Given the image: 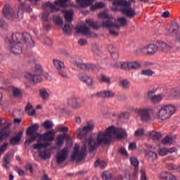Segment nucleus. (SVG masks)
<instances>
[{
    "label": "nucleus",
    "mask_w": 180,
    "mask_h": 180,
    "mask_svg": "<svg viewBox=\"0 0 180 180\" xmlns=\"http://www.w3.org/2000/svg\"><path fill=\"white\" fill-rule=\"evenodd\" d=\"M100 82H105V84H110V78L106 77L105 75H101Z\"/></svg>",
    "instance_id": "nucleus-51"
},
{
    "label": "nucleus",
    "mask_w": 180,
    "mask_h": 180,
    "mask_svg": "<svg viewBox=\"0 0 180 180\" xmlns=\"http://www.w3.org/2000/svg\"><path fill=\"white\" fill-rule=\"evenodd\" d=\"M135 137H143L144 136V129L143 128L137 129L134 133Z\"/></svg>",
    "instance_id": "nucleus-54"
},
{
    "label": "nucleus",
    "mask_w": 180,
    "mask_h": 180,
    "mask_svg": "<svg viewBox=\"0 0 180 180\" xmlns=\"http://www.w3.org/2000/svg\"><path fill=\"white\" fill-rule=\"evenodd\" d=\"M38 130V124H34L28 127L26 133L27 135L30 136V137L28 138L25 141V144H27V146H29V144L33 143L34 140H36V139H37L38 137V143L39 141H53V140L56 139V133H57V131L54 130L46 131L41 135H40V134L37 132Z\"/></svg>",
    "instance_id": "nucleus-4"
},
{
    "label": "nucleus",
    "mask_w": 180,
    "mask_h": 180,
    "mask_svg": "<svg viewBox=\"0 0 180 180\" xmlns=\"http://www.w3.org/2000/svg\"><path fill=\"white\" fill-rule=\"evenodd\" d=\"M167 95V90L163 89V92L160 93L158 95V102H160V101H162L164 98H165Z\"/></svg>",
    "instance_id": "nucleus-57"
},
{
    "label": "nucleus",
    "mask_w": 180,
    "mask_h": 180,
    "mask_svg": "<svg viewBox=\"0 0 180 180\" xmlns=\"http://www.w3.org/2000/svg\"><path fill=\"white\" fill-rule=\"evenodd\" d=\"M53 20L56 22L57 25H63V18H61V17H53Z\"/></svg>",
    "instance_id": "nucleus-63"
},
{
    "label": "nucleus",
    "mask_w": 180,
    "mask_h": 180,
    "mask_svg": "<svg viewBox=\"0 0 180 180\" xmlns=\"http://www.w3.org/2000/svg\"><path fill=\"white\" fill-rule=\"evenodd\" d=\"M2 13L3 16H4V18L6 19H8V20H13L14 19H22V18H23V14L22 12L20 13V15H19L18 12H17V14H15L12 7L8 4L6 5L3 8Z\"/></svg>",
    "instance_id": "nucleus-11"
},
{
    "label": "nucleus",
    "mask_w": 180,
    "mask_h": 180,
    "mask_svg": "<svg viewBox=\"0 0 180 180\" xmlns=\"http://www.w3.org/2000/svg\"><path fill=\"white\" fill-rule=\"evenodd\" d=\"M124 67L125 70H137L141 67V64L139 62H125Z\"/></svg>",
    "instance_id": "nucleus-20"
},
{
    "label": "nucleus",
    "mask_w": 180,
    "mask_h": 180,
    "mask_svg": "<svg viewBox=\"0 0 180 180\" xmlns=\"http://www.w3.org/2000/svg\"><path fill=\"white\" fill-rule=\"evenodd\" d=\"M162 143L164 146H171L172 144V137L167 136L162 140Z\"/></svg>",
    "instance_id": "nucleus-37"
},
{
    "label": "nucleus",
    "mask_w": 180,
    "mask_h": 180,
    "mask_svg": "<svg viewBox=\"0 0 180 180\" xmlns=\"http://www.w3.org/2000/svg\"><path fill=\"white\" fill-rule=\"evenodd\" d=\"M72 27L73 26L71 24H65L64 27H63V30L65 34H68L72 30Z\"/></svg>",
    "instance_id": "nucleus-45"
},
{
    "label": "nucleus",
    "mask_w": 180,
    "mask_h": 180,
    "mask_svg": "<svg viewBox=\"0 0 180 180\" xmlns=\"http://www.w3.org/2000/svg\"><path fill=\"white\" fill-rule=\"evenodd\" d=\"M168 155V148H163L159 150V155L165 156Z\"/></svg>",
    "instance_id": "nucleus-58"
},
{
    "label": "nucleus",
    "mask_w": 180,
    "mask_h": 180,
    "mask_svg": "<svg viewBox=\"0 0 180 180\" xmlns=\"http://www.w3.org/2000/svg\"><path fill=\"white\" fill-rule=\"evenodd\" d=\"M53 63L57 71H60V70H65V65L64 64V62H63L62 60L58 59H53Z\"/></svg>",
    "instance_id": "nucleus-26"
},
{
    "label": "nucleus",
    "mask_w": 180,
    "mask_h": 180,
    "mask_svg": "<svg viewBox=\"0 0 180 180\" xmlns=\"http://www.w3.org/2000/svg\"><path fill=\"white\" fill-rule=\"evenodd\" d=\"M6 41L13 54H20L22 53V46L27 49V47H33L34 46V41L32 39V36L27 32L22 34L19 32L13 33L11 37L7 39Z\"/></svg>",
    "instance_id": "nucleus-3"
},
{
    "label": "nucleus",
    "mask_w": 180,
    "mask_h": 180,
    "mask_svg": "<svg viewBox=\"0 0 180 180\" xmlns=\"http://www.w3.org/2000/svg\"><path fill=\"white\" fill-rule=\"evenodd\" d=\"M115 92H113L112 91H103L91 95V98H94V96H96L97 98L109 99L110 98H115Z\"/></svg>",
    "instance_id": "nucleus-16"
},
{
    "label": "nucleus",
    "mask_w": 180,
    "mask_h": 180,
    "mask_svg": "<svg viewBox=\"0 0 180 180\" xmlns=\"http://www.w3.org/2000/svg\"><path fill=\"white\" fill-rule=\"evenodd\" d=\"M39 94L44 101L47 100L49 98V93L45 89H41Z\"/></svg>",
    "instance_id": "nucleus-50"
},
{
    "label": "nucleus",
    "mask_w": 180,
    "mask_h": 180,
    "mask_svg": "<svg viewBox=\"0 0 180 180\" xmlns=\"http://www.w3.org/2000/svg\"><path fill=\"white\" fill-rule=\"evenodd\" d=\"M23 12H32V8H30V6L29 4H26L25 3L20 4L18 11V15L23 13Z\"/></svg>",
    "instance_id": "nucleus-25"
},
{
    "label": "nucleus",
    "mask_w": 180,
    "mask_h": 180,
    "mask_svg": "<svg viewBox=\"0 0 180 180\" xmlns=\"http://www.w3.org/2000/svg\"><path fill=\"white\" fill-rule=\"evenodd\" d=\"M94 124H87L86 126L83 127L82 129L79 128L77 130V138L79 140H82L84 139V141L83 143V146L79 150V145L76 144L73 149V153L71 156V161H77V162L79 161H82L85 157H86V148H89L90 153H94V151H91V148L86 143V141L89 140V139H94L92 136H89L88 139L85 138V136L89 133V131H92L94 130Z\"/></svg>",
    "instance_id": "nucleus-2"
},
{
    "label": "nucleus",
    "mask_w": 180,
    "mask_h": 180,
    "mask_svg": "<svg viewBox=\"0 0 180 180\" xmlns=\"http://www.w3.org/2000/svg\"><path fill=\"white\" fill-rule=\"evenodd\" d=\"M64 144V136L60 134L56 137V146L58 147L61 148Z\"/></svg>",
    "instance_id": "nucleus-35"
},
{
    "label": "nucleus",
    "mask_w": 180,
    "mask_h": 180,
    "mask_svg": "<svg viewBox=\"0 0 180 180\" xmlns=\"http://www.w3.org/2000/svg\"><path fill=\"white\" fill-rule=\"evenodd\" d=\"M141 180H147V174H146V169H141Z\"/></svg>",
    "instance_id": "nucleus-62"
},
{
    "label": "nucleus",
    "mask_w": 180,
    "mask_h": 180,
    "mask_svg": "<svg viewBox=\"0 0 180 180\" xmlns=\"http://www.w3.org/2000/svg\"><path fill=\"white\" fill-rule=\"evenodd\" d=\"M101 27H106L108 29L109 33L114 37L119 36V25L113 22L112 19L103 20L100 25Z\"/></svg>",
    "instance_id": "nucleus-9"
},
{
    "label": "nucleus",
    "mask_w": 180,
    "mask_h": 180,
    "mask_svg": "<svg viewBox=\"0 0 180 180\" xmlns=\"http://www.w3.org/2000/svg\"><path fill=\"white\" fill-rule=\"evenodd\" d=\"M42 126L44 129H46V130H50L53 129V126H54V124H53V122L49 120H46L42 124Z\"/></svg>",
    "instance_id": "nucleus-38"
},
{
    "label": "nucleus",
    "mask_w": 180,
    "mask_h": 180,
    "mask_svg": "<svg viewBox=\"0 0 180 180\" xmlns=\"http://www.w3.org/2000/svg\"><path fill=\"white\" fill-rule=\"evenodd\" d=\"M78 79L81 82H83V84H86L87 86H94L95 84L94 77L84 73H79L78 75Z\"/></svg>",
    "instance_id": "nucleus-14"
},
{
    "label": "nucleus",
    "mask_w": 180,
    "mask_h": 180,
    "mask_svg": "<svg viewBox=\"0 0 180 180\" xmlns=\"http://www.w3.org/2000/svg\"><path fill=\"white\" fill-rule=\"evenodd\" d=\"M175 107L172 104L163 105L158 111L159 119L161 120L169 119L175 113Z\"/></svg>",
    "instance_id": "nucleus-8"
},
{
    "label": "nucleus",
    "mask_w": 180,
    "mask_h": 180,
    "mask_svg": "<svg viewBox=\"0 0 180 180\" xmlns=\"http://www.w3.org/2000/svg\"><path fill=\"white\" fill-rule=\"evenodd\" d=\"M131 164L134 167V176H136L139 174V160L137 158L132 157L130 158Z\"/></svg>",
    "instance_id": "nucleus-28"
},
{
    "label": "nucleus",
    "mask_w": 180,
    "mask_h": 180,
    "mask_svg": "<svg viewBox=\"0 0 180 180\" xmlns=\"http://www.w3.org/2000/svg\"><path fill=\"white\" fill-rule=\"evenodd\" d=\"M0 134L2 136L3 138L6 139L11 134V131H9V129L3 128L0 131Z\"/></svg>",
    "instance_id": "nucleus-41"
},
{
    "label": "nucleus",
    "mask_w": 180,
    "mask_h": 180,
    "mask_svg": "<svg viewBox=\"0 0 180 180\" xmlns=\"http://www.w3.org/2000/svg\"><path fill=\"white\" fill-rule=\"evenodd\" d=\"M39 157H40L41 160H48L49 158H51V153L49 151H41L39 154Z\"/></svg>",
    "instance_id": "nucleus-33"
},
{
    "label": "nucleus",
    "mask_w": 180,
    "mask_h": 180,
    "mask_svg": "<svg viewBox=\"0 0 180 180\" xmlns=\"http://www.w3.org/2000/svg\"><path fill=\"white\" fill-rule=\"evenodd\" d=\"M86 25H89L90 27L98 30L101 27V25L98 22V21H94V20H86Z\"/></svg>",
    "instance_id": "nucleus-31"
},
{
    "label": "nucleus",
    "mask_w": 180,
    "mask_h": 180,
    "mask_svg": "<svg viewBox=\"0 0 180 180\" xmlns=\"http://www.w3.org/2000/svg\"><path fill=\"white\" fill-rule=\"evenodd\" d=\"M158 50V46L154 44H149L139 48L135 51L136 54H146V56H154L157 51Z\"/></svg>",
    "instance_id": "nucleus-10"
},
{
    "label": "nucleus",
    "mask_w": 180,
    "mask_h": 180,
    "mask_svg": "<svg viewBox=\"0 0 180 180\" xmlns=\"http://www.w3.org/2000/svg\"><path fill=\"white\" fill-rule=\"evenodd\" d=\"M50 146L49 143H38L33 145V148L34 150H40L41 148H46Z\"/></svg>",
    "instance_id": "nucleus-32"
},
{
    "label": "nucleus",
    "mask_w": 180,
    "mask_h": 180,
    "mask_svg": "<svg viewBox=\"0 0 180 180\" xmlns=\"http://www.w3.org/2000/svg\"><path fill=\"white\" fill-rule=\"evenodd\" d=\"M26 171H30V173L33 174V165L30 163H27L25 166Z\"/></svg>",
    "instance_id": "nucleus-60"
},
{
    "label": "nucleus",
    "mask_w": 180,
    "mask_h": 180,
    "mask_svg": "<svg viewBox=\"0 0 180 180\" xmlns=\"http://www.w3.org/2000/svg\"><path fill=\"white\" fill-rule=\"evenodd\" d=\"M22 137H23V131H19L15 136L11 137L10 139V144L11 146H16L20 141Z\"/></svg>",
    "instance_id": "nucleus-21"
},
{
    "label": "nucleus",
    "mask_w": 180,
    "mask_h": 180,
    "mask_svg": "<svg viewBox=\"0 0 180 180\" xmlns=\"http://www.w3.org/2000/svg\"><path fill=\"white\" fill-rule=\"evenodd\" d=\"M170 96H172V98H175L176 99H178L180 96L179 91L172 89L170 91Z\"/></svg>",
    "instance_id": "nucleus-48"
},
{
    "label": "nucleus",
    "mask_w": 180,
    "mask_h": 180,
    "mask_svg": "<svg viewBox=\"0 0 180 180\" xmlns=\"http://www.w3.org/2000/svg\"><path fill=\"white\" fill-rule=\"evenodd\" d=\"M75 65L76 67H77V68H79V70H83L84 71H86L88 63H84L82 62H76Z\"/></svg>",
    "instance_id": "nucleus-39"
},
{
    "label": "nucleus",
    "mask_w": 180,
    "mask_h": 180,
    "mask_svg": "<svg viewBox=\"0 0 180 180\" xmlns=\"http://www.w3.org/2000/svg\"><path fill=\"white\" fill-rule=\"evenodd\" d=\"M159 178L161 180H176V177L174 174L167 172L161 173Z\"/></svg>",
    "instance_id": "nucleus-23"
},
{
    "label": "nucleus",
    "mask_w": 180,
    "mask_h": 180,
    "mask_svg": "<svg viewBox=\"0 0 180 180\" xmlns=\"http://www.w3.org/2000/svg\"><path fill=\"white\" fill-rule=\"evenodd\" d=\"M8 146H9V143L8 142L4 143L3 145L0 146V157L6 151L8 148Z\"/></svg>",
    "instance_id": "nucleus-52"
},
{
    "label": "nucleus",
    "mask_w": 180,
    "mask_h": 180,
    "mask_svg": "<svg viewBox=\"0 0 180 180\" xmlns=\"http://www.w3.org/2000/svg\"><path fill=\"white\" fill-rule=\"evenodd\" d=\"M68 0H56L54 4L51 2H47L44 5V13L42 14V19L44 22H49L50 18H49L50 13L53 12H58L60 11L59 8H67L68 4L67 1Z\"/></svg>",
    "instance_id": "nucleus-5"
},
{
    "label": "nucleus",
    "mask_w": 180,
    "mask_h": 180,
    "mask_svg": "<svg viewBox=\"0 0 180 180\" xmlns=\"http://www.w3.org/2000/svg\"><path fill=\"white\" fill-rule=\"evenodd\" d=\"M6 27H8V25L6 24V22H5L4 19L0 18V28L6 29Z\"/></svg>",
    "instance_id": "nucleus-61"
},
{
    "label": "nucleus",
    "mask_w": 180,
    "mask_h": 180,
    "mask_svg": "<svg viewBox=\"0 0 180 180\" xmlns=\"http://www.w3.org/2000/svg\"><path fill=\"white\" fill-rule=\"evenodd\" d=\"M108 49L112 58H113L114 60H117V58H119L117 48L115 47V46L113 45H109Z\"/></svg>",
    "instance_id": "nucleus-22"
},
{
    "label": "nucleus",
    "mask_w": 180,
    "mask_h": 180,
    "mask_svg": "<svg viewBox=\"0 0 180 180\" xmlns=\"http://www.w3.org/2000/svg\"><path fill=\"white\" fill-rule=\"evenodd\" d=\"M126 62H115L113 65L115 68H120V70H126V66L124 65Z\"/></svg>",
    "instance_id": "nucleus-44"
},
{
    "label": "nucleus",
    "mask_w": 180,
    "mask_h": 180,
    "mask_svg": "<svg viewBox=\"0 0 180 180\" xmlns=\"http://www.w3.org/2000/svg\"><path fill=\"white\" fill-rule=\"evenodd\" d=\"M92 51L94 54L96 56H101V50L99 49V46L96 45V44H92Z\"/></svg>",
    "instance_id": "nucleus-46"
},
{
    "label": "nucleus",
    "mask_w": 180,
    "mask_h": 180,
    "mask_svg": "<svg viewBox=\"0 0 180 180\" xmlns=\"http://www.w3.org/2000/svg\"><path fill=\"white\" fill-rule=\"evenodd\" d=\"M146 137L153 140V141H157L158 140V132L154 130L150 131L146 134Z\"/></svg>",
    "instance_id": "nucleus-30"
},
{
    "label": "nucleus",
    "mask_w": 180,
    "mask_h": 180,
    "mask_svg": "<svg viewBox=\"0 0 180 180\" xmlns=\"http://www.w3.org/2000/svg\"><path fill=\"white\" fill-rule=\"evenodd\" d=\"M117 22H118V23H120V25H118L119 32L120 31V27H123L126 26V25H127V20L124 17L118 18Z\"/></svg>",
    "instance_id": "nucleus-40"
},
{
    "label": "nucleus",
    "mask_w": 180,
    "mask_h": 180,
    "mask_svg": "<svg viewBox=\"0 0 180 180\" xmlns=\"http://www.w3.org/2000/svg\"><path fill=\"white\" fill-rule=\"evenodd\" d=\"M179 30V25L176 22H174L171 25L169 28V33H174V32H176V30Z\"/></svg>",
    "instance_id": "nucleus-43"
},
{
    "label": "nucleus",
    "mask_w": 180,
    "mask_h": 180,
    "mask_svg": "<svg viewBox=\"0 0 180 180\" xmlns=\"http://www.w3.org/2000/svg\"><path fill=\"white\" fill-rule=\"evenodd\" d=\"M68 105L72 108V109H79L82 106V103L79 102L78 98L71 97L68 99Z\"/></svg>",
    "instance_id": "nucleus-18"
},
{
    "label": "nucleus",
    "mask_w": 180,
    "mask_h": 180,
    "mask_svg": "<svg viewBox=\"0 0 180 180\" xmlns=\"http://www.w3.org/2000/svg\"><path fill=\"white\" fill-rule=\"evenodd\" d=\"M155 72L150 69L142 70L141 71V75L145 77H153Z\"/></svg>",
    "instance_id": "nucleus-34"
},
{
    "label": "nucleus",
    "mask_w": 180,
    "mask_h": 180,
    "mask_svg": "<svg viewBox=\"0 0 180 180\" xmlns=\"http://www.w3.org/2000/svg\"><path fill=\"white\" fill-rule=\"evenodd\" d=\"M120 85L124 89H129L130 86V82L127 79L121 80L120 82Z\"/></svg>",
    "instance_id": "nucleus-42"
},
{
    "label": "nucleus",
    "mask_w": 180,
    "mask_h": 180,
    "mask_svg": "<svg viewBox=\"0 0 180 180\" xmlns=\"http://www.w3.org/2000/svg\"><path fill=\"white\" fill-rule=\"evenodd\" d=\"M78 44H79V46H86L88 41L85 39H81L78 40Z\"/></svg>",
    "instance_id": "nucleus-64"
},
{
    "label": "nucleus",
    "mask_w": 180,
    "mask_h": 180,
    "mask_svg": "<svg viewBox=\"0 0 180 180\" xmlns=\"http://www.w3.org/2000/svg\"><path fill=\"white\" fill-rule=\"evenodd\" d=\"M41 74H43V70L40 65H37L35 67L34 74L32 75V73H26L25 77L26 79L32 81V82H41Z\"/></svg>",
    "instance_id": "nucleus-12"
},
{
    "label": "nucleus",
    "mask_w": 180,
    "mask_h": 180,
    "mask_svg": "<svg viewBox=\"0 0 180 180\" xmlns=\"http://www.w3.org/2000/svg\"><path fill=\"white\" fill-rule=\"evenodd\" d=\"M134 112L140 117L141 122L148 123V122H151V114L150 113H153L154 110L150 108H136Z\"/></svg>",
    "instance_id": "nucleus-7"
},
{
    "label": "nucleus",
    "mask_w": 180,
    "mask_h": 180,
    "mask_svg": "<svg viewBox=\"0 0 180 180\" xmlns=\"http://www.w3.org/2000/svg\"><path fill=\"white\" fill-rule=\"evenodd\" d=\"M68 158V148H65L56 154V160L58 165H61L63 162Z\"/></svg>",
    "instance_id": "nucleus-15"
},
{
    "label": "nucleus",
    "mask_w": 180,
    "mask_h": 180,
    "mask_svg": "<svg viewBox=\"0 0 180 180\" xmlns=\"http://www.w3.org/2000/svg\"><path fill=\"white\" fill-rule=\"evenodd\" d=\"M155 92L157 89L148 91L145 96L146 101H150L153 104L158 103V95Z\"/></svg>",
    "instance_id": "nucleus-17"
},
{
    "label": "nucleus",
    "mask_w": 180,
    "mask_h": 180,
    "mask_svg": "<svg viewBox=\"0 0 180 180\" xmlns=\"http://www.w3.org/2000/svg\"><path fill=\"white\" fill-rule=\"evenodd\" d=\"M97 68L96 66L91 63H87V68L86 71H89L91 72H94V71H96Z\"/></svg>",
    "instance_id": "nucleus-53"
},
{
    "label": "nucleus",
    "mask_w": 180,
    "mask_h": 180,
    "mask_svg": "<svg viewBox=\"0 0 180 180\" xmlns=\"http://www.w3.org/2000/svg\"><path fill=\"white\" fill-rule=\"evenodd\" d=\"M113 136H115L116 139H126V137H127V133L126 130L122 128L111 126L106 128L105 131H99L96 134L95 139L90 137L89 140L86 141V144L90 147L91 152L95 151L99 146L110 144L113 139Z\"/></svg>",
    "instance_id": "nucleus-1"
},
{
    "label": "nucleus",
    "mask_w": 180,
    "mask_h": 180,
    "mask_svg": "<svg viewBox=\"0 0 180 180\" xmlns=\"http://www.w3.org/2000/svg\"><path fill=\"white\" fill-rule=\"evenodd\" d=\"M95 167H100L101 168H105V167L108 165V163L106 162H101L99 160H96V162L94 164Z\"/></svg>",
    "instance_id": "nucleus-49"
},
{
    "label": "nucleus",
    "mask_w": 180,
    "mask_h": 180,
    "mask_svg": "<svg viewBox=\"0 0 180 180\" xmlns=\"http://www.w3.org/2000/svg\"><path fill=\"white\" fill-rule=\"evenodd\" d=\"M58 72L60 76L62 77V78H68V75L65 71H64V69H60V70H58Z\"/></svg>",
    "instance_id": "nucleus-59"
},
{
    "label": "nucleus",
    "mask_w": 180,
    "mask_h": 180,
    "mask_svg": "<svg viewBox=\"0 0 180 180\" xmlns=\"http://www.w3.org/2000/svg\"><path fill=\"white\" fill-rule=\"evenodd\" d=\"M112 5L115 6H122L120 11L123 15L130 19H133L136 15V10L131 8V4L126 1L125 0H116L112 2Z\"/></svg>",
    "instance_id": "nucleus-6"
},
{
    "label": "nucleus",
    "mask_w": 180,
    "mask_h": 180,
    "mask_svg": "<svg viewBox=\"0 0 180 180\" xmlns=\"http://www.w3.org/2000/svg\"><path fill=\"white\" fill-rule=\"evenodd\" d=\"M11 93L13 98H22L23 96L22 89L18 87L11 86Z\"/></svg>",
    "instance_id": "nucleus-27"
},
{
    "label": "nucleus",
    "mask_w": 180,
    "mask_h": 180,
    "mask_svg": "<svg viewBox=\"0 0 180 180\" xmlns=\"http://www.w3.org/2000/svg\"><path fill=\"white\" fill-rule=\"evenodd\" d=\"M102 8H105V4L102 2H97L95 5L91 6L90 9L91 11H96V9H102Z\"/></svg>",
    "instance_id": "nucleus-36"
},
{
    "label": "nucleus",
    "mask_w": 180,
    "mask_h": 180,
    "mask_svg": "<svg viewBox=\"0 0 180 180\" xmlns=\"http://www.w3.org/2000/svg\"><path fill=\"white\" fill-rule=\"evenodd\" d=\"M94 1L95 0H76L79 8H88V6L94 4Z\"/></svg>",
    "instance_id": "nucleus-24"
},
{
    "label": "nucleus",
    "mask_w": 180,
    "mask_h": 180,
    "mask_svg": "<svg viewBox=\"0 0 180 180\" xmlns=\"http://www.w3.org/2000/svg\"><path fill=\"white\" fill-rule=\"evenodd\" d=\"M102 178L104 180L112 179V174L109 172H103Z\"/></svg>",
    "instance_id": "nucleus-56"
},
{
    "label": "nucleus",
    "mask_w": 180,
    "mask_h": 180,
    "mask_svg": "<svg viewBox=\"0 0 180 180\" xmlns=\"http://www.w3.org/2000/svg\"><path fill=\"white\" fill-rule=\"evenodd\" d=\"M158 48L159 51H169V50L172 49V46L167 44L164 41H159Z\"/></svg>",
    "instance_id": "nucleus-29"
},
{
    "label": "nucleus",
    "mask_w": 180,
    "mask_h": 180,
    "mask_svg": "<svg viewBox=\"0 0 180 180\" xmlns=\"http://www.w3.org/2000/svg\"><path fill=\"white\" fill-rule=\"evenodd\" d=\"M77 33H80V34H84L87 37H96V34L94 32H91V29L86 27V25H83L75 27Z\"/></svg>",
    "instance_id": "nucleus-13"
},
{
    "label": "nucleus",
    "mask_w": 180,
    "mask_h": 180,
    "mask_svg": "<svg viewBox=\"0 0 180 180\" xmlns=\"http://www.w3.org/2000/svg\"><path fill=\"white\" fill-rule=\"evenodd\" d=\"M98 18L101 19H113V17L109 15L106 11H103L98 14Z\"/></svg>",
    "instance_id": "nucleus-47"
},
{
    "label": "nucleus",
    "mask_w": 180,
    "mask_h": 180,
    "mask_svg": "<svg viewBox=\"0 0 180 180\" xmlns=\"http://www.w3.org/2000/svg\"><path fill=\"white\" fill-rule=\"evenodd\" d=\"M13 158V155H12V154H11V153L6 154L4 156L3 162H7V163L11 164V160H12Z\"/></svg>",
    "instance_id": "nucleus-55"
},
{
    "label": "nucleus",
    "mask_w": 180,
    "mask_h": 180,
    "mask_svg": "<svg viewBox=\"0 0 180 180\" xmlns=\"http://www.w3.org/2000/svg\"><path fill=\"white\" fill-rule=\"evenodd\" d=\"M61 12L63 13L65 22H68V23H71V22L74 20V11L61 10Z\"/></svg>",
    "instance_id": "nucleus-19"
}]
</instances>
